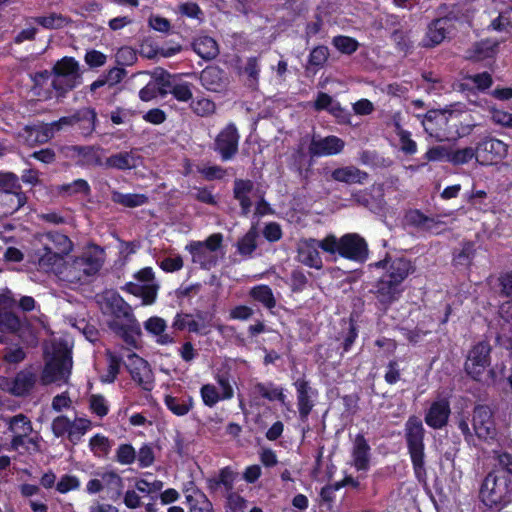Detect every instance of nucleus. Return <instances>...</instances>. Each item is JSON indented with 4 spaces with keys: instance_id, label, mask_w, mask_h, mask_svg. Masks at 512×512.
I'll use <instances>...</instances> for the list:
<instances>
[{
    "instance_id": "obj_37",
    "label": "nucleus",
    "mask_w": 512,
    "mask_h": 512,
    "mask_svg": "<svg viewBox=\"0 0 512 512\" xmlns=\"http://www.w3.org/2000/svg\"><path fill=\"white\" fill-rule=\"evenodd\" d=\"M186 502L189 505V512H213L211 501L197 487L185 491Z\"/></svg>"
},
{
    "instance_id": "obj_18",
    "label": "nucleus",
    "mask_w": 512,
    "mask_h": 512,
    "mask_svg": "<svg viewBox=\"0 0 512 512\" xmlns=\"http://www.w3.org/2000/svg\"><path fill=\"white\" fill-rule=\"evenodd\" d=\"M345 142L341 138L329 135H313L309 144L310 158L337 155L343 151Z\"/></svg>"
},
{
    "instance_id": "obj_29",
    "label": "nucleus",
    "mask_w": 512,
    "mask_h": 512,
    "mask_svg": "<svg viewBox=\"0 0 512 512\" xmlns=\"http://www.w3.org/2000/svg\"><path fill=\"white\" fill-rule=\"evenodd\" d=\"M41 242L43 244V250L59 252V254L64 257L73 250V243L70 238L58 231L43 234Z\"/></svg>"
},
{
    "instance_id": "obj_33",
    "label": "nucleus",
    "mask_w": 512,
    "mask_h": 512,
    "mask_svg": "<svg viewBox=\"0 0 512 512\" xmlns=\"http://www.w3.org/2000/svg\"><path fill=\"white\" fill-rule=\"evenodd\" d=\"M144 329L155 337L156 342L161 345L173 343L174 337L172 334L166 332V321L157 316L150 317L144 322Z\"/></svg>"
},
{
    "instance_id": "obj_64",
    "label": "nucleus",
    "mask_w": 512,
    "mask_h": 512,
    "mask_svg": "<svg viewBox=\"0 0 512 512\" xmlns=\"http://www.w3.org/2000/svg\"><path fill=\"white\" fill-rule=\"evenodd\" d=\"M60 191L62 193L67 194L68 196H72L75 194L89 195L91 189L86 180L77 179L72 183L62 185Z\"/></svg>"
},
{
    "instance_id": "obj_57",
    "label": "nucleus",
    "mask_w": 512,
    "mask_h": 512,
    "mask_svg": "<svg viewBox=\"0 0 512 512\" xmlns=\"http://www.w3.org/2000/svg\"><path fill=\"white\" fill-rule=\"evenodd\" d=\"M9 429L14 434H22V436H29L33 430L30 419L24 414L13 416L9 422Z\"/></svg>"
},
{
    "instance_id": "obj_25",
    "label": "nucleus",
    "mask_w": 512,
    "mask_h": 512,
    "mask_svg": "<svg viewBox=\"0 0 512 512\" xmlns=\"http://www.w3.org/2000/svg\"><path fill=\"white\" fill-rule=\"evenodd\" d=\"M455 16H444L432 21L426 33L425 46L433 47L440 44L454 28Z\"/></svg>"
},
{
    "instance_id": "obj_53",
    "label": "nucleus",
    "mask_w": 512,
    "mask_h": 512,
    "mask_svg": "<svg viewBox=\"0 0 512 512\" xmlns=\"http://www.w3.org/2000/svg\"><path fill=\"white\" fill-rule=\"evenodd\" d=\"M250 296L262 303L266 308L272 309L276 306V299L272 289L267 285H258L251 289Z\"/></svg>"
},
{
    "instance_id": "obj_8",
    "label": "nucleus",
    "mask_w": 512,
    "mask_h": 512,
    "mask_svg": "<svg viewBox=\"0 0 512 512\" xmlns=\"http://www.w3.org/2000/svg\"><path fill=\"white\" fill-rule=\"evenodd\" d=\"M91 424V421L86 418L71 421L67 416L60 415L53 419L51 429L55 437L59 438L67 435L69 442L72 445H77L91 428Z\"/></svg>"
},
{
    "instance_id": "obj_49",
    "label": "nucleus",
    "mask_w": 512,
    "mask_h": 512,
    "mask_svg": "<svg viewBox=\"0 0 512 512\" xmlns=\"http://www.w3.org/2000/svg\"><path fill=\"white\" fill-rule=\"evenodd\" d=\"M476 253L475 244L471 241L461 243V248L456 249L453 254L455 266L468 267L471 265Z\"/></svg>"
},
{
    "instance_id": "obj_48",
    "label": "nucleus",
    "mask_w": 512,
    "mask_h": 512,
    "mask_svg": "<svg viewBox=\"0 0 512 512\" xmlns=\"http://www.w3.org/2000/svg\"><path fill=\"white\" fill-rule=\"evenodd\" d=\"M329 58V49L327 46L318 45L314 47L308 57V63L306 70H312L315 74L317 71L322 69Z\"/></svg>"
},
{
    "instance_id": "obj_40",
    "label": "nucleus",
    "mask_w": 512,
    "mask_h": 512,
    "mask_svg": "<svg viewBox=\"0 0 512 512\" xmlns=\"http://www.w3.org/2000/svg\"><path fill=\"white\" fill-rule=\"evenodd\" d=\"M36 255L40 269L46 272H54L58 275V270L64 264V256L60 255L59 252L43 250V248Z\"/></svg>"
},
{
    "instance_id": "obj_7",
    "label": "nucleus",
    "mask_w": 512,
    "mask_h": 512,
    "mask_svg": "<svg viewBox=\"0 0 512 512\" xmlns=\"http://www.w3.org/2000/svg\"><path fill=\"white\" fill-rule=\"evenodd\" d=\"M334 239L328 240L326 236L322 240L314 238L304 239L298 243L297 259L300 263L315 269H321L323 266L319 249L331 255L334 249Z\"/></svg>"
},
{
    "instance_id": "obj_44",
    "label": "nucleus",
    "mask_w": 512,
    "mask_h": 512,
    "mask_svg": "<svg viewBox=\"0 0 512 512\" xmlns=\"http://www.w3.org/2000/svg\"><path fill=\"white\" fill-rule=\"evenodd\" d=\"M193 50L205 60H212L219 54L217 42L209 36H202L195 39L193 42Z\"/></svg>"
},
{
    "instance_id": "obj_17",
    "label": "nucleus",
    "mask_w": 512,
    "mask_h": 512,
    "mask_svg": "<svg viewBox=\"0 0 512 512\" xmlns=\"http://www.w3.org/2000/svg\"><path fill=\"white\" fill-rule=\"evenodd\" d=\"M472 424L475 434L479 439L487 441L495 438V422L492 411L487 405L475 406Z\"/></svg>"
},
{
    "instance_id": "obj_42",
    "label": "nucleus",
    "mask_w": 512,
    "mask_h": 512,
    "mask_svg": "<svg viewBox=\"0 0 512 512\" xmlns=\"http://www.w3.org/2000/svg\"><path fill=\"white\" fill-rule=\"evenodd\" d=\"M252 393L269 401L284 402L286 397L283 389L273 382H257L252 388Z\"/></svg>"
},
{
    "instance_id": "obj_58",
    "label": "nucleus",
    "mask_w": 512,
    "mask_h": 512,
    "mask_svg": "<svg viewBox=\"0 0 512 512\" xmlns=\"http://www.w3.org/2000/svg\"><path fill=\"white\" fill-rule=\"evenodd\" d=\"M191 110L200 117H209L216 111V104L208 98H198L191 100Z\"/></svg>"
},
{
    "instance_id": "obj_23",
    "label": "nucleus",
    "mask_w": 512,
    "mask_h": 512,
    "mask_svg": "<svg viewBox=\"0 0 512 512\" xmlns=\"http://www.w3.org/2000/svg\"><path fill=\"white\" fill-rule=\"evenodd\" d=\"M374 265L378 268H386L384 276L392 280H397L400 284H403V281L408 275L414 271L411 261L403 257L394 259L386 257L376 262Z\"/></svg>"
},
{
    "instance_id": "obj_38",
    "label": "nucleus",
    "mask_w": 512,
    "mask_h": 512,
    "mask_svg": "<svg viewBox=\"0 0 512 512\" xmlns=\"http://www.w3.org/2000/svg\"><path fill=\"white\" fill-rule=\"evenodd\" d=\"M490 354H474L473 357L468 356L465 362V371L476 381H482L483 374L487 367L490 366Z\"/></svg>"
},
{
    "instance_id": "obj_4",
    "label": "nucleus",
    "mask_w": 512,
    "mask_h": 512,
    "mask_svg": "<svg viewBox=\"0 0 512 512\" xmlns=\"http://www.w3.org/2000/svg\"><path fill=\"white\" fill-rule=\"evenodd\" d=\"M53 79L51 85L57 97L65 95L81 83L82 72L78 61L73 57H63L52 68Z\"/></svg>"
},
{
    "instance_id": "obj_3",
    "label": "nucleus",
    "mask_w": 512,
    "mask_h": 512,
    "mask_svg": "<svg viewBox=\"0 0 512 512\" xmlns=\"http://www.w3.org/2000/svg\"><path fill=\"white\" fill-rule=\"evenodd\" d=\"M102 251L84 252L81 256L70 261H64V264L58 270V277L68 283H85L88 278L95 275L102 267Z\"/></svg>"
},
{
    "instance_id": "obj_35",
    "label": "nucleus",
    "mask_w": 512,
    "mask_h": 512,
    "mask_svg": "<svg viewBox=\"0 0 512 512\" xmlns=\"http://www.w3.org/2000/svg\"><path fill=\"white\" fill-rule=\"evenodd\" d=\"M138 156L132 151L112 154L104 160L105 169L131 170L137 166Z\"/></svg>"
},
{
    "instance_id": "obj_9",
    "label": "nucleus",
    "mask_w": 512,
    "mask_h": 512,
    "mask_svg": "<svg viewBox=\"0 0 512 512\" xmlns=\"http://www.w3.org/2000/svg\"><path fill=\"white\" fill-rule=\"evenodd\" d=\"M135 278L139 283L129 282L122 289L134 296L141 297L143 305L153 304L156 300L159 286L154 283L152 268H143L135 274Z\"/></svg>"
},
{
    "instance_id": "obj_39",
    "label": "nucleus",
    "mask_w": 512,
    "mask_h": 512,
    "mask_svg": "<svg viewBox=\"0 0 512 512\" xmlns=\"http://www.w3.org/2000/svg\"><path fill=\"white\" fill-rule=\"evenodd\" d=\"M446 122L447 118L445 113L439 110H430L425 114L422 125L429 136L436 138L438 141H442L443 135L440 133L438 126L445 125Z\"/></svg>"
},
{
    "instance_id": "obj_21",
    "label": "nucleus",
    "mask_w": 512,
    "mask_h": 512,
    "mask_svg": "<svg viewBox=\"0 0 512 512\" xmlns=\"http://www.w3.org/2000/svg\"><path fill=\"white\" fill-rule=\"evenodd\" d=\"M403 291L402 284L384 275L381 276L375 285L376 299L384 309L398 301Z\"/></svg>"
},
{
    "instance_id": "obj_11",
    "label": "nucleus",
    "mask_w": 512,
    "mask_h": 512,
    "mask_svg": "<svg viewBox=\"0 0 512 512\" xmlns=\"http://www.w3.org/2000/svg\"><path fill=\"white\" fill-rule=\"evenodd\" d=\"M67 157L72 158L79 166L103 167L104 149L99 145H72L63 148Z\"/></svg>"
},
{
    "instance_id": "obj_16",
    "label": "nucleus",
    "mask_w": 512,
    "mask_h": 512,
    "mask_svg": "<svg viewBox=\"0 0 512 512\" xmlns=\"http://www.w3.org/2000/svg\"><path fill=\"white\" fill-rule=\"evenodd\" d=\"M100 308L103 314L128 321L133 319L131 306L114 290H107L101 295Z\"/></svg>"
},
{
    "instance_id": "obj_36",
    "label": "nucleus",
    "mask_w": 512,
    "mask_h": 512,
    "mask_svg": "<svg viewBox=\"0 0 512 512\" xmlns=\"http://www.w3.org/2000/svg\"><path fill=\"white\" fill-rule=\"evenodd\" d=\"M252 189L253 183L251 180L236 179L234 181L233 196L239 202L244 216L249 214L252 207V201L249 197Z\"/></svg>"
},
{
    "instance_id": "obj_15",
    "label": "nucleus",
    "mask_w": 512,
    "mask_h": 512,
    "mask_svg": "<svg viewBox=\"0 0 512 512\" xmlns=\"http://www.w3.org/2000/svg\"><path fill=\"white\" fill-rule=\"evenodd\" d=\"M508 146L501 140L485 137L477 143L476 161L481 165H491L507 154Z\"/></svg>"
},
{
    "instance_id": "obj_52",
    "label": "nucleus",
    "mask_w": 512,
    "mask_h": 512,
    "mask_svg": "<svg viewBox=\"0 0 512 512\" xmlns=\"http://www.w3.org/2000/svg\"><path fill=\"white\" fill-rule=\"evenodd\" d=\"M259 236L258 230L255 226H252L248 232L237 242V251L242 256L248 257L257 248L256 240Z\"/></svg>"
},
{
    "instance_id": "obj_26",
    "label": "nucleus",
    "mask_w": 512,
    "mask_h": 512,
    "mask_svg": "<svg viewBox=\"0 0 512 512\" xmlns=\"http://www.w3.org/2000/svg\"><path fill=\"white\" fill-rule=\"evenodd\" d=\"M500 318L503 320L501 333L496 341L500 349L512 351V300L501 304L499 308Z\"/></svg>"
},
{
    "instance_id": "obj_12",
    "label": "nucleus",
    "mask_w": 512,
    "mask_h": 512,
    "mask_svg": "<svg viewBox=\"0 0 512 512\" xmlns=\"http://www.w3.org/2000/svg\"><path fill=\"white\" fill-rule=\"evenodd\" d=\"M124 366L135 381L143 390L151 391L154 387V375L147 360L139 354H127Z\"/></svg>"
},
{
    "instance_id": "obj_14",
    "label": "nucleus",
    "mask_w": 512,
    "mask_h": 512,
    "mask_svg": "<svg viewBox=\"0 0 512 512\" xmlns=\"http://www.w3.org/2000/svg\"><path fill=\"white\" fill-rule=\"evenodd\" d=\"M294 386L296 389L299 418L302 422H306L315 406L319 393L305 377L298 378L294 382Z\"/></svg>"
},
{
    "instance_id": "obj_28",
    "label": "nucleus",
    "mask_w": 512,
    "mask_h": 512,
    "mask_svg": "<svg viewBox=\"0 0 512 512\" xmlns=\"http://www.w3.org/2000/svg\"><path fill=\"white\" fill-rule=\"evenodd\" d=\"M37 382V372L33 366H29L19 371L14 379L11 392L15 396H27L35 387Z\"/></svg>"
},
{
    "instance_id": "obj_50",
    "label": "nucleus",
    "mask_w": 512,
    "mask_h": 512,
    "mask_svg": "<svg viewBox=\"0 0 512 512\" xmlns=\"http://www.w3.org/2000/svg\"><path fill=\"white\" fill-rule=\"evenodd\" d=\"M311 158L307 163V155L303 147H298L291 155L290 167L298 173L300 177H307L310 167L312 166Z\"/></svg>"
},
{
    "instance_id": "obj_60",
    "label": "nucleus",
    "mask_w": 512,
    "mask_h": 512,
    "mask_svg": "<svg viewBox=\"0 0 512 512\" xmlns=\"http://www.w3.org/2000/svg\"><path fill=\"white\" fill-rule=\"evenodd\" d=\"M89 409L92 414L103 418L109 413V405L102 394H92L89 398Z\"/></svg>"
},
{
    "instance_id": "obj_43",
    "label": "nucleus",
    "mask_w": 512,
    "mask_h": 512,
    "mask_svg": "<svg viewBox=\"0 0 512 512\" xmlns=\"http://www.w3.org/2000/svg\"><path fill=\"white\" fill-rule=\"evenodd\" d=\"M99 475L103 481L104 488L107 489L109 498L114 502L119 500L123 490V479L121 476L112 470Z\"/></svg>"
},
{
    "instance_id": "obj_5",
    "label": "nucleus",
    "mask_w": 512,
    "mask_h": 512,
    "mask_svg": "<svg viewBox=\"0 0 512 512\" xmlns=\"http://www.w3.org/2000/svg\"><path fill=\"white\" fill-rule=\"evenodd\" d=\"M222 242L223 235L214 233L204 241L190 242L186 249L190 252L194 264H198L202 269L210 270L218 263Z\"/></svg>"
},
{
    "instance_id": "obj_13",
    "label": "nucleus",
    "mask_w": 512,
    "mask_h": 512,
    "mask_svg": "<svg viewBox=\"0 0 512 512\" xmlns=\"http://www.w3.org/2000/svg\"><path fill=\"white\" fill-rule=\"evenodd\" d=\"M239 139L237 127L234 123H229L218 133L212 148L222 161H228L238 153Z\"/></svg>"
},
{
    "instance_id": "obj_27",
    "label": "nucleus",
    "mask_w": 512,
    "mask_h": 512,
    "mask_svg": "<svg viewBox=\"0 0 512 512\" xmlns=\"http://www.w3.org/2000/svg\"><path fill=\"white\" fill-rule=\"evenodd\" d=\"M370 451L371 447L364 434H356L351 451V457L353 460V466L357 471H367L369 469Z\"/></svg>"
},
{
    "instance_id": "obj_2",
    "label": "nucleus",
    "mask_w": 512,
    "mask_h": 512,
    "mask_svg": "<svg viewBox=\"0 0 512 512\" xmlns=\"http://www.w3.org/2000/svg\"><path fill=\"white\" fill-rule=\"evenodd\" d=\"M425 428L420 417L411 415L404 424V440L414 474L418 480L426 477Z\"/></svg>"
},
{
    "instance_id": "obj_41",
    "label": "nucleus",
    "mask_w": 512,
    "mask_h": 512,
    "mask_svg": "<svg viewBox=\"0 0 512 512\" xmlns=\"http://www.w3.org/2000/svg\"><path fill=\"white\" fill-rule=\"evenodd\" d=\"M33 21L48 30L63 29L73 23V20L69 16L56 12L34 17Z\"/></svg>"
},
{
    "instance_id": "obj_61",
    "label": "nucleus",
    "mask_w": 512,
    "mask_h": 512,
    "mask_svg": "<svg viewBox=\"0 0 512 512\" xmlns=\"http://www.w3.org/2000/svg\"><path fill=\"white\" fill-rule=\"evenodd\" d=\"M332 44L341 53L347 55L353 54L359 47V43L354 38L343 35L335 36L332 39Z\"/></svg>"
},
{
    "instance_id": "obj_62",
    "label": "nucleus",
    "mask_w": 512,
    "mask_h": 512,
    "mask_svg": "<svg viewBox=\"0 0 512 512\" xmlns=\"http://www.w3.org/2000/svg\"><path fill=\"white\" fill-rule=\"evenodd\" d=\"M115 460L121 465H130L136 460V451L129 443L120 444L116 450Z\"/></svg>"
},
{
    "instance_id": "obj_51",
    "label": "nucleus",
    "mask_w": 512,
    "mask_h": 512,
    "mask_svg": "<svg viewBox=\"0 0 512 512\" xmlns=\"http://www.w3.org/2000/svg\"><path fill=\"white\" fill-rule=\"evenodd\" d=\"M122 354H107L108 367L106 373L100 375L101 383L111 384L117 379L123 362Z\"/></svg>"
},
{
    "instance_id": "obj_34",
    "label": "nucleus",
    "mask_w": 512,
    "mask_h": 512,
    "mask_svg": "<svg viewBox=\"0 0 512 512\" xmlns=\"http://www.w3.org/2000/svg\"><path fill=\"white\" fill-rule=\"evenodd\" d=\"M405 221L410 226L428 232H435L442 223L435 218L426 216L418 209L409 210L405 214Z\"/></svg>"
},
{
    "instance_id": "obj_10",
    "label": "nucleus",
    "mask_w": 512,
    "mask_h": 512,
    "mask_svg": "<svg viewBox=\"0 0 512 512\" xmlns=\"http://www.w3.org/2000/svg\"><path fill=\"white\" fill-rule=\"evenodd\" d=\"M40 375V382L46 386L56 382H66L71 374L72 354H52Z\"/></svg>"
},
{
    "instance_id": "obj_20",
    "label": "nucleus",
    "mask_w": 512,
    "mask_h": 512,
    "mask_svg": "<svg viewBox=\"0 0 512 512\" xmlns=\"http://www.w3.org/2000/svg\"><path fill=\"white\" fill-rule=\"evenodd\" d=\"M64 126H74L72 114L61 117L58 121L52 122L50 125L41 127L25 126L24 131L28 134L27 141L36 143H45L50 140L56 131L61 130Z\"/></svg>"
},
{
    "instance_id": "obj_54",
    "label": "nucleus",
    "mask_w": 512,
    "mask_h": 512,
    "mask_svg": "<svg viewBox=\"0 0 512 512\" xmlns=\"http://www.w3.org/2000/svg\"><path fill=\"white\" fill-rule=\"evenodd\" d=\"M89 447L94 456L106 457L111 450V441L102 434H95L89 440Z\"/></svg>"
},
{
    "instance_id": "obj_59",
    "label": "nucleus",
    "mask_w": 512,
    "mask_h": 512,
    "mask_svg": "<svg viewBox=\"0 0 512 512\" xmlns=\"http://www.w3.org/2000/svg\"><path fill=\"white\" fill-rule=\"evenodd\" d=\"M473 158L476 159V148L465 147L462 149L450 150L449 163L453 165H463L471 161Z\"/></svg>"
},
{
    "instance_id": "obj_24",
    "label": "nucleus",
    "mask_w": 512,
    "mask_h": 512,
    "mask_svg": "<svg viewBox=\"0 0 512 512\" xmlns=\"http://www.w3.org/2000/svg\"><path fill=\"white\" fill-rule=\"evenodd\" d=\"M200 83L208 91L221 93L229 85V78L224 70L218 66H207L200 73Z\"/></svg>"
},
{
    "instance_id": "obj_31",
    "label": "nucleus",
    "mask_w": 512,
    "mask_h": 512,
    "mask_svg": "<svg viewBox=\"0 0 512 512\" xmlns=\"http://www.w3.org/2000/svg\"><path fill=\"white\" fill-rule=\"evenodd\" d=\"M236 477V472L230 466L223 467L219 470L217 476L210 477L206 480L207 489L211 493H217L223 487L227 494L234 490Z\"/></svg>"
},
{
    "instance_id": "obj_19",
    "label": "nucleus",
    "mask_w": 512,
    "mask_h": 512,
    "mask_svg": "<svg viewBox=\"0 0 512 512\" xmlns=\"http://www.w3.org/2000/svg\"><path fill=\"white\" fill-rule=\"evenodd\" d=\"M0 189L6 194L11 202H15L10 212H16L27 202V197L21 191L19 178L12 172H0Z\"/></svg>"
},
{
    "instance_id": "obj_30",
    "label": "nucleus",
    "mask_w": 512,
    "mask_h": 512,
    "mask_svg": "<svg viewBox=\"0 0 512 512\" xmlns=\"http://www.w3.org/2000/svg\"><path fill=\"white\" fill-rule=\"evenodd\" d=\"M324 175L326 179H331L346 184H361L368 178V174L365 171H362L355 166H345L337 168L331 172L324 169Z\"/></svg>"
},
{
    "instance_id": "obj_6",
    "label": "nucleus",
    "mask_w": 512,
    "mask_h": 512,
    "mask_svg": "<svg viewBox=\"0 0 512 512\" xmlns=\"http://www.w3.org/2000/svg\"><path fill=\"white\" fill-rule=\"evenodd\" d=\"M328 240L334 239V249L331 253L333 259H336V254L339 256L356 261L364 262L368 257V246L363 237L356 233H348L341 238H337L333 234H329Z\"/></svg>"
},
{
    "instance_id": "obj_63",
    "label": "nucleus",
    "mask_w": 512,
    "mask_h": 512,
    "mask_svg": "<svg viewBox=\"0 0 512 512\" xmlns=\"http://www.w3.org/2000/svg\"><path fill=\"white\" fill-rule=\"evenodd\" d=\"M200 395L203 403L208 407H214L222 399V394L218 392L213 384H204L200 389Z\"/></svg>"
},
{
    "instance_id": "obj_1",
    "label": "nucleus",
    "mask_w": 512,
    "mask_h": 512,
    "mask_svg": "<svg viewBox=\"0 0 512 512\" xmlns=\"http://www.w3.org/2000/svg\"><path fill=\"white\" fill-rule=\"evenodd\" d=\"M502 470L490 471L482 481L479 499L489 510L503 509L512 498V479Z\"/></svg>"
},
{
    "instance_id": "obj_56",
    "label": "nucleus",
    "mask_w": 512,
    "mask_h": 512,
    "mask_svg": "<svg viewBox=\"0 0 512 512\" xmlns=\"http://www.w3.org/2000/svg\"><path fill=\"white\" fill-rule=\"evenodd\" d=\"M67 320L74 328L82 332L88 341L94 342L97 339L98 330L94 325L86 321L85 318L78 319L76 317L68 316Z\"/></svg>"
},
{
    "instance_id": "obj_32",
    "label": "nucleus",
    "mask_w": 512,
    "mask_h": 512,
    "mask_svg": "<svg viewBox=\"0 0 512 512\" xmlns=\"http://www.w3.org/2000/svg\"><path fill=\"white\" fill-rule=\"evenodd\" d=\"M72 116L74 126L78 127V130L83 136H90L94 132L97 122V113L94 108H80L76 110Z\"/></svg>"
},
{
    "instance_id": "obj_46",
    "label": "nucleus",
    "mask_w": 512,
    "mask_h": 512,
    "mask_svg": "<svg viewBox=\"0 0 512 512\" xmlns=\"http://www.w3.org/2000/svg\"><path fill=\"white\" fill-rule=\"evenodd\" d=\"M164 403L169 411L176 416H184L189 413L193 407V400L191 397H176L166 395Z\"/></svg>"
},
{
    "instance_id": "obj_55",
    "label": "nucleus",
    "mask_w": 512,
    "mask_h": 512,
    "mask_svg": "<svg viewBox=\"0 0 512 512\" xmlns=\"http://www.w3.org/2000/svg\"><path fill=\"white\" fill-rule=\"evenodd\" d=\"M177 81L178 77L176 75H171L168 72L162 70L161 73L155 78V85L158 94L162 97L166 96L167 94H171Z\"/></svg>"
},
{
    "instance_id": "obj_45",
    "label": "nucleus",
    "mask_w": 512,
    "mask_h": 512,
    "mask_svg": "<svg viewBox=\"0 0 512 512\" xmlns=\"http://www.w3.org/2000/svg\"><path fill=\"white\" fill-rule=\"evenodd\" d=\"M20 326V319L15 314L0 310V343L6 342L8 336L16 333Z\"/></svg>"
},
{
    "instance_id": "obj_22",
    "label": "nucleus",
    "mask_w": 512,
    "mask_h": 512,
    "mask_svg": "<svg viewBox=\"0 0 512 512\" xmlns=\"http://www.w3.org/2000/svg\"><path fill=\"white\" fill-rule=\"evenodd\" d=\"M450 414L451 408L449 400L447 398H441L431 403L425 413L424 421L428 427L440 430L448 424Z\"/></svg>"
},
{
    "instance_id": "obj_47",
    "label": "nucleus",
    "mask_w": 512,
    "mask_h": 512,
    "mask_svg": "<svg viewBox=\"0 0 512 512\" xmlns=\"http://www.w3.org/2000/svg\"><path fill=\"white\" fill-rule=\"evenodd\" d=\"M111 200L112 202L124 207L135 208L148 203L149 198L145 194H123L119 191L113 190L111 192Z\"/></svg>"
}]
</instances>
